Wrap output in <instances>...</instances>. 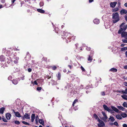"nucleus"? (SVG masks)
<instances>
[{
  "label": "nucleus",
  "instance_id": "nucleus-26",
  "mask_svg": "<svg viewBox=\"0 0 127 127\" xmlns=\"http://www.w3.org/2000/svg\"><path fill=\"white\" fill-rule=\"evenodd\" d=\"M119 9V8L118 7H116V8H114L112 9V11L113 12H115L117 11Z\"/></svg>",
  "mask_w": 127,
  "mask_h": 127
},
{
  "label": "nucleus",
  "instance_id": "nucleus-22",
  "mask_svg": "<svg viewBox=\"0 0 127 127\" xmlns=\"http://www.w3.org/2000/svg\"><path fill=\"white\" fill-rule=\"evenodd\" d=\"M5 108L3 107L0 108V113L3 114L4 112V111L5 110Z\"/></svg>",
  "mask_w": 127,
  "mask_h": 127
},
{
  "label": "nucleus",
  "instance_id": "nucleus-37",
  "mask_svg": "<svg viewBox=\"0 0 127 127\" xmlns=\"http://www.w3.org/2000/svg\"><path fill=\"white\" fill-rule=\"evenodd\" d=\"M44 4V3L43 2L41 1L39 3V5L40 7L43 6Z\"/></svg>",
  "mask_w": 127,
  "mask_h": 127
},
{
  "label": "nucleus",
  "instance_id": "nucleus-63",
  "mask_svg": "<svg viewBox=\"0 0 127 127\" xmlns=\"http://www.w3.org/2000/svg\"><path fill=\"white\" fill-rule=\"evenodd\" d=\"M94 0H89V2L90 3H91L93 2Z\"/></svg>",
  "mask_w": 127,
  "mask_h": 127
},
{
  "label": "nucleus",
  "instance_id": "nucleus-33",
  "mask_svg": "<svg viewBox=\"0 0 127 127\" xmlns=\"http://www.w3.org/2000/svg\"><path fill=\"white\" fill-rule=\"evenodd\" d=\"M61 74L60 72H58V74L57 77L58 80H60L61 78Z\"/></svg>",
  "mask_w": 127,
  "mask_h": 127
},
{
  "label": "nucleus",
  "instance_id": "nucleus-19",
  "mask_svg": "<svg viewBox=\"0 0 127 127\" xmlns=\"http://www.w3.org/2000/svg\"><path fill=\"white\" fill-rule=\"evenodd\" d=\"M37 11L41 13H44L45 12L44 10L41 9H37Z\"/></svg>",
  "mask_w": 127,
  "mask_h": 127
},
{
  "label": "nucleus",
  "instance_id": "nucleus-57",
  "mask_svg": "<svg viewBox=\"0 0 127 127\" xmlns=\"http://www.w3.org/2000/svg\"><path fill=\"white\" fill-rule=\"evenodd\" d=\"M5 2V0H1V2L2 3H4Z\"/></svg>",
  "mask_w": 127,
  "mask_h": 127
},
{
  "label": "nucleus",
  "instance_id": "nucleus-17",
  "mask_svg": "<svg viewBox=\"0 0 127 127\" xmlns=\"http://www.w3.org/2000/svg\"><path fill=\"white\" fill-rule=\"evenodd\" d=\"M93 22L96 24H98L99 23V19H96L94 20Z\"/></svg>",
  "mask_w": 127,
  "mask_h": 127
},
{
  "label": "nucleus",
  "instance_id": "nucleus-38",
  "mask_svg": "<svg viewBox=\"0 0 127 127\" xmlns=\"http://www.w3.org/2000/svg\"><path fill=\"white\" fill-rule=\"evenodd\" d=\"M22 123L23 124L26 125H30V124L29 123H27L26 122L23 121L22 122Z\"/></svg>",
  "mask_w": 127,
  "mask_h": 127
},
{
  "label": "nucleus",
  "instance_id": "nucleus-42",
  "mask_svg": "<svg viewBox=\"0 0 127 127\" xmlns=\"http://www.w3.org/2000/svg\"><path fill=\"white\" fill-rule=\"evenodd\" d=\"M20 122L18 121H15V123L17 125H19L20 124Z\"/></svg>",
  "mask_w": 127,
  "mask_h": 127
},
{
  "label": "nucleus",
  "instance_id": "nucleus-15",
  "mask_svg": "<svg viewBox=\"0 0 127 127\" xmlns=\"http://www.w3.org/2000/svg\"><path fill=\"white\" fill-rule=\"evenodd\" d=\"M92 55H89V57L88 59V60L89 61L88 63L91 62L93 60V59L92 58Z\"/></svg>",
  "mask_w": 127,
  "mask_h": 127
},
{
  "label": "nucleus",
  "instance_id": "nucleus-11",
  "mask_svg": "<svg viewBox=\"0 0 127 127\" xmlns=\"http://www.w3.org/2000/svg\"><path fill=\"white\" fill-rule=\"evenodd\" d=\"M11 116V114L9 113H7L5 114V117L6 119L7 120H9Z\"/></svg>",
  "mask_w": 127,
  "mask_h": 127
},
{
  "label": "nucleus",
  "instance_id": "nucleus-30",
  "mask_svg": "<svg viewBox=\"0 0 127 127\" xmlns=\"http://www.w3.org/2000/svg\"><path fill=\"white\" fill-rule=\"evenodd\" d=\"M122 40L124 43H127V37L125 38V39H122Z\"/></svg>",
  "mask_w": 127,
  "mask_h": 127
},
{
  "label": "nucleus",
  "instance_id": "nucleus-9",
  "mask_svg": "<svg viewBox=\"0 0 127 127\" xmlns=\"http://www.w3.org/2000/svg\"><path fill=\"white\" fill-rule=\"evenodd\" d=\"M117 2L116 1L111 2L110 3V7L112 8H114L116 6Z\"/></svg>",
  "mask_w": 127,
  "mask_h": 127
},
{
  "label": "nucleus",
  "instance_id": "nucleus-14",
  "mask_svg": "<svg viewBox=\"0 0 127 127\" xmlns=\"http://www.w3.org/2000/svg\"><path fill=\"white\" fill-rule=\"evenodd\" d=\"M111 108L115 112L117 113L119 112V110L118 109L115 107L113 106H111Z\"/></svg>",
  "mask_w": 127,
  "mask_h": 127
},
{
  "label": "nucleus",
  "instance_id": "nucleus-64",
  "mask_svg": "<svg viewBox=\"0 0 127 127\" xmlns=\"http://www.w3.org/2000/svg\"><path fill=\"white\" fill-rule=\"evenodd\" d=\"M16 0H12V3H13Z\"/></svg>",
  "mask_w": 127,
  "mask_h": 127
},
{
  "label": "nucleus",
  "instance_id": "nucleus-56",
  "mask_svg": "<svg viewBox=\"0 0 127 127\" xmlns=\"http://www.w3.org/2000/svg\"><path fill=\"white\" fill-rule=\"evenodd\" d=\"M90 55H93V54H94V52L93 51H91L90 52Z\"/></svg>",
  "mask_w": 127,
  "mask_h": 127
},
{
  "label": "nucleus",
  "instance_id": "nucleus-32",
  "mask_svg": "<svg viewBox=\"0 0 127 127\" xmlns=\"http://www.w3.org/2000/svg\"><path fill=\"white\" fill-rule=\"evenodd\" d=\"M122 105L124 107L127 108V102H124Z\"/></svg>",
  "mask_w": 127,
  "mask_h": 127
},
{
  "label": "nucleus",
  "instance_id": "nucleus-39",
  "mask_svg": "<svg viewBox=\"0 0 127 127\" xmlns=\"http://www.w3.org/2000/svg\"><path fill=\"white\" fill-rule=\"evenodd\" d=\"M27 55L26 57H25V58L26 59H27V58L28 57L29 58H30V55L29 54H28V53H27Z\"/></svg>",
  "mask_w": 127,
  "mask_h": 127
},
{
  "label": "nucleus",
  "instance_id": "nucleus-4",
  "mask_svg": "<svg viewBox=\"0 0 127 127\" xmlns=\"http://www.w3.org/2000/svg\"><path fill=\"white\" fill-rule=\"evenodd\" d=\"M103 107L105 110H106L107 111L110 113L113 112V110H112L111 109H109L106 105L104 104L103 105Z\"/></svg>",
  "mask_w": 127,
  "mask_h": 127
},
{
  "label": "nucleus",
  "instance_id": "nucleus-48",
  "mask_svg": "<svg viewBox=\"0 0 127 127\" xmlns=\"http://www.w3.org/2000/svg\"><path fill=\"white\" fill-rule=\"evenodd\" d=\"M12 78V77L11 76H9L8 78V80H10Z\"/></svg>",
  "mask_w": 127,
  "mask_h": 127
},
{
  "label": "nucleus",
  "instance_id": "nucleus-18",
  "mask_svg": "<svg viewBox=\"0 0 127 127\" xmlns=\"http://www.w3.org/2000/svg\"><path fill=\"white\" fill-rule=\"evenodd\" d=\"M109 71H112L113 72H116L117 71V69L115 68H112L110 69Z\"/></svg>",
  "mask_w": 127,
  "mask_h": 127
},
{
  "label": "nucleus",
  "instance_id": "nucleus-34",
  "mask_svg": "<svg viewBox=\"0 0 127 127\" xmlns=\"http://www.w3.org/2000/svg\"><path fill=\"white\" fill-rule=\"evenodd\" d=\"M78 101V100L77 99H75L74 101L73 102V103H72V106H74V104H75V103L77 102Z\"/></svg>",
  "mask_w": 127,
  "mask_h": 127
},
{
  "label": "nucleus",
  "instance_id": "nucleus-43",
  "mask_svg": "<svg viewBox=\"0 0 127 127\" xmlns=\"http://www.w3.org/2000/svg\"><path fill=\"white\" fill-rule=\"evenodd\" d=\"M114 125L117 127H118L119 126L118 123L116 122H115L114 123Z\"/></svg>",
  "mask_w": 127,
  "mask_h": 127
},
{
  "label": "nucleus",
  "instance_id": "nucleus-5",
  "mask_svg": "<svg viewBox=\"0 0 127 127\" xmlns=\"http://www.w3.org/2000/svg\"><path fill=\"white\" fill-rule=\"evenodd\" d=\"M102 113L104 116V117H103L102 118V120L105 122H107V120L108 119V117L107 116V115L105 112L104 111H102Z\"/></svg>",
  "mask_w": 127,
  "mask_h": 127
},
{
  "label": "nucleus",
  "instance_id": "nucleus-21",
  "mask_svg": "<svg viewBox=\"0 0 127 127\" xmlns=\"http://www.w3.org/2000/svg\"><path fill=\"white\" fill-rule=\"evenodd\" d=\"M93 117L96 119L98 121H99V120H100L98 116L95 114H94Z\"/></svg>",
  "mask_w": 127,
  "mask_h": 127
},
{
  "label": "nucleus",
  "instance_id": "nucleus-52",
  "mask_svg": "<svg viewBox=\"0 0 127 127\" xmlns=\"http://www.w3.org/2000/svg\"><path fill=\"white\" fill-rule=\"evenodd\" d=\"M90 47H87L86 48V49L88 51H89L90 50Z\"/></svg>",
  "mask_w": 127,
  "mask_h": 127
},
{
  "label": "nucleus",
  "instance_id": "nucleus-61",
  "mask_svg": "<svg viewBox=\"0 0 127 127\" xmlns=\"http://www.w3.org/2000/svg\"><path fill=\"white\" fill-rule=\"evenodd\" d=\"M124 6L127 7V2L125 3L124 4Z\"/></svg>",
  "mask_w": 127,
  "mask_h": 127
},
{
  "label": "nucleus",
  "instance_id": "nucleus-25",
  "mask_svg": "<svg viewBox=\"0 0 127 127\" xmlns=\"http://www.w3.org/2000/svg\"><path fill=\"white\" fill-rule=\"evenodd\" d=\"M111 121L113 122L115 121V119L114 117L113 116H110V118L109 119Z\"/></svg>",
  "mask_w": 127,
  "mask_h": 127
},
{
  "label": "nucleus",
  "instance_id": "nucleus-46",
  "mask_svg": "<svg viewBox=\"0 0 127 127\" xmlns=\"http://www.w3.org/2000/svg\"><path fill=\"white\" fill-rule=\"evenodd\" d=\"M42 89L41 87H38L37 88V90L38 91Z\"/></svg>",
  "mask_w": 127,
  "mask_h": 127
},
{
  "label": "nucleus",
  "instance_id": "nucleus-7",
  "mask_svg": "<svg viewBox=\"0 0 127 127\" xmlns=\"http://www.w3.org/2000/svg\"><path fill=\"white\" fill-rule=\"evenodd\" d=\"M121 34V36L122 38H127V32L125 31L121 32L120 33Z\"/></svg>",
  "mask_w": 127,
  "mask_h": 127
},
{
  "label": "nucleus",
  "instance_id": "nucleus-35",
  "mask_svg": "<svg viewBox=\"0 0 127 127\" xmlns=\"http://www.w3.org/2000/svg\"><path fill=\"white\" fill-rule=\"evenodd\" d=\"M126 50H127V47H124L121 49V51H123Z\"/></svg>",
  "mask_w": 127,
  "mask_h": 127
},
{
  "label": "nucleus",
  "instance_id": "nucleus-10",
  "mask_svg": "<svg viewBox=\"0 0 127 127\" xmlns=\"http://www.w3.org/2000/svg\"><path fill=\"white\" fill-rule=\"evenodd\" d=\"M120 13L121 15L124 14H127V10L125 9H122L121 10Z\"/></svg>",
  "mask_w": 127,
  "mask_h": 127
},
{
  "label": "nucleus",
  "instance_id": "nucleus-6",
  "mask_svg": "<svg viewBox=\"0 0 127 127\" xmlns=\"http://www.w3.org/2000/svg\"><path fill=\"white\" fill-rule=\"evenodd\" d=\"M98 122L99 123V124H98L99 127H103L105 126V124L102 121L100 120H99V121Z\"/></svg>",
  "mask_w": 127,
  "mask_h": 127
},
{
  "label": "nucleus",
  "instance_id": "nucleus-20",
  "mask_svg": "<svg viewBox=\"0 0 127 127\" xmlns=\"http://www.w3.org/2000/svg\"><path fill=\"white\" fill-rule=\"evenodd\" d=\"M117 107L119 109L122 111H124L125 110V108L122 106H117Z\"/></svg>",
  "mask_w": 127,
  "mask_h": 127
},
{
  "label": "nucleus",
  "instance_id": "nucleus-62",
  "mask_svg": "<svg viewBox=\"0 0 127 127\" xmlns=\"http://www.w3.org/2000/svg\"><path fill=\"white\" fill-rule=\"evenodd\" d=\"M118 7H120V3L119 2H118Z\"/></svg>",
  "mask_w": 127,
  "mask_h": 127
},
{
  "label": "nucleus",
  "instance_id": "nucleus-50",
  "mask_svg": "<svg viewBox=\"0 0 127 127\" xmlns=\"http://www.w3.org/2000/svg\"><path fill=\"white\" fill-rule=\"evenodd\" d=\"M123 127H127V125L126 124H124L123 125Z\"/></svg>",
  "mask_w": 127,
  "mask_h": 127
},
{
  "label": "nucleus",
  "instance_id": "nucleus-55",
  "mask_svg": "<svg viewBox=\"0 0 127 127\" xmlns=\"http://www.w3.org/2000/svg\"><path fill=\"white\" fill-rule=\"evenodd\" d=\"M126 44H122L120 46L121 47H123Z\"/></svg>",
  "mask_w": 127,
  "mask_h": 127
},
{
  "label": "nucleus",
  "instance_id": "nucleus-12",
  "mask_svg": "<svg viewBox=\"0 0 127 127\" xmlns=\"http://www.w3.org/2000/svg\"><path fill=\"white\" fill-rule=\"evenodd\" d=\"M24 117L22 116V118L23 119H24V118L27 119H30V115L28 113H26L24 115Z\"/></svg>",
  "mask_w": 127,
  "mask_h": 127
},
{
  "label": "nucleus",
  "instance_id": "nucleus-58",
  "mask_svg": "<svg viewBox=\"0 0 127 127\" xmlns=\"http://www.w3.org/2000/svg\"><path fill=\"white\" fill-rule=\"evenodd\" d=\"M43 60L44 61H46L47 60V58H44Z\"/></svg>",
  "mask_w": 127,
  "mask_h": 127
},
{
  "label": "nucleus",
  "instance_id": "nucleus-36",
  "mask_svg": "<svg viewBox=\"0 0 127 127\" xmlns=\"http://www.w3.org/2000/svg\"><path fill=\"white\" fill-rule=\"evenodd\" d=\"M2 120L4 122H8V121L6 120V119L5 118L4 116L2 117Z\"/></svg>",
  "mask_w": 127,
  "mask_h": 127
},
{
  "label": "nucleus",
  "instance_id": "nucleus-41",
  "mask_svg": "<svg viewBox=\"0 0 127 127\" xmlns=\"http://www.w3.org/2000/svg\"><path fill=\"white\" fill-rule=\"evenodd\" d=\"M80 68L83 72V71L85 72L86 71V70H85L84 68L82 66H81L80 67Z\"/></svg>",
  "mask_w": 127,
  "mask_h": 127
},
{
  "label": "nucleus",
  "instance_id": "nucleus-49",
  "mask_svg": "<svg viewBox=\"0 0 127 127\" xmlns=\"http://www.w3.org/2000/svg\"><path fill=\"white\" fill-rule=\"evenodd\" d=\"M46 77L48 79H49L51 78V77L50 76H49V75H47L46 76Z\"/></svg>",
  "mask_w": 127,
  "mask_h": 127
},
{
  "label": "nucleus",
  "instance_id": "nucleus-2",
  "mask_svg": "<svg viewBox=\"0 0 127 127\" xmlns=\"http://www.w3.org/2000/svg\"><path fill=\"white\" fill-rule=\"evenodd\" d=\"M125 24V23H123L120 25V29L119 30L118 32L119 34H120L122 32L125 31L126 30L127 27Z\"/></svg>",
  "mask_w": 127,
  "mask_h": 127
},
{
  "label": "nucleus",
  "instance_id": "nucleus-31",
  "mask_svg": "<svg viewBox=\"0 0 127 127\" xmlns=\"http://www.w3.org/2000/svg\"><path fill=\"white\" fill-rule=\"evenodd\" d=\"M39 122L41 124L43 125L44 124V121L43 119H39Z\"/></svg>",
  "mask_w": 127,
  "mask_h": 127
},
{
  "label": "nucleus",
  "instance_id": "nucleus-28",
  "mask_svg": "<svg viewBox=\"0 0 127 127\" xmlns=\"http://www.w3.org/2000/svg\"><path fill=\"white\" fill-rule=\"evenodd\" d=\"M123 98L127 100V95H123L121 96Z\"/></svg>",
  "mask_w": 127,
  "mask_h": 127
},
{
  "label": "nucleus",
  "instance_id": "nucleus-44",
  "mask_svg": "<svg viewBox=\"0 0 127 127\" xmlns=\"http://www.w3.org/2000/svg\"><path fill=\"white\" fill-rule=\"evenodd\" d=\"M52 68L53 70H55L56 69L57 67L56 66H55L52 67Z\"/></svg>",
  "mask_w": 127,
  "mask_h": 127
},
{
  "label": "nucleus",
  "instance_id": "nucleus-51",
  "mask_svg": "<svg viewBox=\"0 0 127 127\" xmlns=\"http://www.w3.org/2000/svg\"><path fill=\"white\" fill-rule=\"evenodd\" d=\"M125 20L127 21V14H126L125 16Z\"/></svg>",
  "mask_w": 127,
  "mask_h": 127
},
{
  "label": "nucleus",
  "instance_id": "nucleus-60",
  "mask_svg": "<svg viewBox=\"0 0 127 127\" xmlns=\"http://www.w3.org/2000/svg\"><path fill=\"white\" fill-rule=\"evenodd\" d=\"M122 91H120V90H117V91H116V92H119L120 93H122Z\"/></svg>",
  "mask_w": 127,
  "mask_h": 127
},
{
  "label": "nucleus",
  "instance_id": "nucleus-47",
  "mask_svg": "<svg viewBox=\"0 0 127 127\" xmlns=\"http://www.w3.org/2000/svg\"><path fill=\"white\" fill-rule=\"evenodd\" d=\"M127 94V93H126V92L125 91H125H124V90H123V91H122V94Z\"/></svg>",
  "mask_w": 127,
  "mask_h": 127
},
{
  "label": "nucleus",
  "instance_id": "nucleus-3",
  "mask_svg": "<svg viewBox=\"0 0 127 127\" xmlns=\"http://www.w3.org/2000/svg\"><path fill=\"white\" fill-rule=\"evenodd\" d=\"M63 38H64L65 39H69L70 37H71V35L69 33H68V32H66L64 33V35H63Z\"/></svg>",
  "mask_w": 127,
  "mask_h": 127
},
{
  "label": "nucleus",
  "instance_id": "nucleus-23",
  "mask_svg": "<svg viewBox=\"0 0 127 127\" xmlns=\"http://www.w3.org/2000/svg\"><path fill=\"white\" fill-rule=\"evenodd\" d=\"M121 117L123 118H124L127 116V115L126 113H122L121 114Z\"/></svg>",
  "mask_w": 127,
  "mask_h": 127
},
{
  "label": "nucleus",
  "instance_id": "nucleus-54",
  "mask_svg": "<svg viewBox=\"0 0 127 127\" xmlns=\"http://www.w3.org/2000/svg\"><path fill=\"white\" fill-rule=\"evenodd\" d=\"M34 84L36 85H37L38 84L36 80L34 81Z\"/></svg>",
  "mask_w": 127,
  "mask_h": 127
},
{
  "label": "nucleus",
  "instance_id": "nucleus-45",
  "mask_svg": "<svg viewBox=\"0 0 127 127\" xmlns=\"http://www.w3.org/2000/svg\"><path fill=\"white\" fill-rule=\"evenodd\" d=\"M28 70L29 72H30L32 71V69L30 68H29L28 69Z\"/></svg>",
  "mask_w": 127,
  "mask_h": 127
},
{
  "label": "nucleus",
  "instance_id": "nucleus-1",
  "mask_svg": "<svg viewBox=\"0 0 127 127\" xmlns=\"http://www.w3.org/2000/svg\"><path fill=\"white\" fill-rule=\"evenodd\" d=\"M113 22L114 23H116L120 20V17L119 14L117 12L113 13L112 14Z\"/></svg>",
  "mask_w": 127,
  "mask_h": 127
},
{
  "label": "nucleus",
  "instance_id": "nucleus-59",
  "mask_svg": "<svg viewBox=\"0 0 127 127\" xmlns=\"http://www.w3.org/2000/svg\"><path fill=\"white\" fill-rule=\"evenodd\" d=\"M124 68L125 69H127V65L124 66Z\"/></svg>",
  "mask_w": 127,
  "mask_h": 127
},
{
  "label": "nucleus",
  "instance_id": "nucleus-53",
  "mask_svg": "<svg viewBox=\"0 0 127 127\" xmlns=\"http://www.w3.org/2000/svg\"><path fill=\"white\" fill-rule=\"evenodd\" d=\"M101 95H102L104 96L105 95V93L104 92H101Z\"/></svg>",
  "mask_w": 127,
  "mask_h": 127
},
{
  "label": "nucleus",
  "instance_id": "nucleus-24",
  "mask_svg": "<svg viewBox=\"0 0 127 127\" xmlns=\"http://www.w3.org/2000/svg\"><path fill=\"white\" fill-rule=\"evenodd\" d=\"M12 82L14 85H16L18 83V81L16 79H13L12 81Z\"/></svg>",
  "mask_w": 127,
  "mask_h": 127
},
{
  "label": "nucleus",
  "instance_id": "nucleus-27",
  "mask_svg": "<svg viewBox=\"0 0 127 127\" xmlns=\"http://www.w3.org/2000/svg\"><path fill=\"white\" fill-rule=\"evenodd\" d=\"M6 62H7L8 64L10 63L11 61V59L9 57V58H7L5 60Z\"/></svg>",
  "mask_w": 127,
  "mask_h": 127
},
{
  "label": "nucleus",
  "instance_id": "nucleus-40",
  "mask_svg": "<svg viewBox=\"0 0 127 127\" xmlns=\"http://www.w3.org/2000/svg\"><path fill=\"white\" fill-rule=\"evenodd\" d=\"M39 119L38 117L37 116L36 117L35 121L36 123H37L38 122V120Z\"/></svg>",
  "mask_w": 127,
  "mask_h": 127
},
{
  "label": "nucleus",
  "instance_id": "nucleus-16",
  "mask_svg": "<svg viewBox=\"0 0 127 127\" xmlns=\"http://www.w3.org/2000/svg\"><path fill=\"white\" fill-rule=\"evenodd\" d=\"M31 122H33L35 118V114H32L31 116Z\"/></svg>",
  "mask_w": 127,
  "mask_h": 127
},
{
  "label": "nucleus",
  "instance_id": "nucleus-29",
  "mask_svg": "<svg viewBox=\"0 0 127 127\" xmlns=\"http://www.w3.org/2000/svg\"><path fill=\"white\" fill-rule=\"evenodd\" d=\"M116 117L118 119H122L121 115H120L119 114L117 115L116 116Z\"/></svg>",
  "mask_w": 127,
  "mask_h": 127
},
{
  "label": "nucleus",
  "instance_id": "nucleus-13",
  "mask_svg": "<svg viewBox=\"0 0 127 127\" xmlns=\"http://www.w3.org/2000/svg\"><path fill=\"white\" fill-rule=\"evenodd\" d=\"M5 60V57L3 55H1L0 56V61L1 62H4Z\"/></svg>",
  "mask_w": 127,
  "mask_h": 127
},
{
  "label": "nucleus",
  "instance_id": "nucleus-8",
  "mask_svg": "<svg viewBox=\"0 0 127 127\" xmlns=\"http://www.w3.org/2000/svg\"><path fill=\"white\" fill-rule=\"evenodd\" d=\"M13 112L14 113L16 117H20L21 116L20 114L18 112H15L14 110H12Z\"/></svg>",
  "mask_w": 127,
  "mask_h": 127
}]
</instances>
